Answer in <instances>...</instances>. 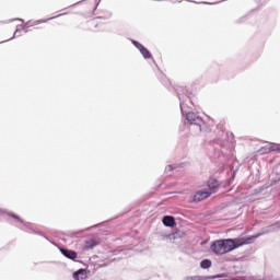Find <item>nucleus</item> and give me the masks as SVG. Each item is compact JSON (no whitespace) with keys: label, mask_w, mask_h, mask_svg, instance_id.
<instances>
[{"label":"nucleus","mask_w":280,"mask_h":280,"mask_svg":"<svg viewBox=\"0 0 280 280\" xmlns=\"http://www.w3.org/2000/svg\"><path fill=\"white\" fill-rule=\"evenodd\" d=\"M12 21H14V20H9L8 23H10V22H12Z\"/></svg>","instance_id":"f3484780"},{"label":"nucleus","mask_w":280,"mask_h":280,"mask_svg":"<svg viewBox=\"0 0 280 280\" xmlns=\"http://www.w3.org/2000/svg\"><path fill=\"white\" fill-rule=\"evenodd\" d=\"M131 43L136 47V49H138V51L141 54L144 60H150V58H152V54L150 52V50H148V48H145V46H143L141 43L135 39H131Z\"/></svg>","instance_id":"7ed1b4c3"},{"label":"nucleus","mask_w":280,"mask_h":280,"mask_svg":"<svg viewBox=\"0 0 280 280\" xmlns=\"http://www.w3.org/2000/svg\"><path fill=\"white\" fill-rule=\"evenodd\" d=\"M51 19H54V18L46 19V20H38V21L36 22V25H40V23H47V21H51Z\"/></svg>","instance_id":"f8f14e48"},{"label":"nucleus","mask_w":280,"mask_h":280,"mask_svg":"<svg viewBox=\"0 0 280 280\" xmlns=\"http://www.w3.org/2000/svg\"><path fill=\"white\" fill-rule=\"evenodd\" d=\"M12 218H14L15 220H19L20 224H23V226H30V223H25L21 217L16 215V214H11Z\"/></svg>","instance_id":"9b49d317"},{"label":"nucleus","mask_w":280,"mask_h":280,"mask_svg":"<svg viewBox=\"0 0 280 280\" xmlns=\"http://www.w3.org/2000/svg\"><path fill=\"white\" fill-rule=\"evenodd\" d=\"M162 222L164 226H174L176 224L174 217H170V215L164 217Z\"/></svg>","instance_id":"0eeeda50"},{"label":"nucleus","mask_w":280,"mask_h":280,"mask_svg":"<svg viewBox=\"0 0 280 280\" xmlns=\"http://www.w3.org/2000/svg\"><path fill=\"white\" fill-rule=\"evenodd\" d=\"M200 266L203 270H207L208 268H211V260L205 259L200 262Z\"/></svg>","instance_id":"1a4fd4ad"},{"label":"nucleus","mask_w":280,"mask_h":280,"mask_svg":"<svg viewBox=\"0 0 280 280\" xmlns=\"http://www.w3.org/2000/svg\"><path fill=\"white\" fill-rule=\"evenodd\" d=\"M60 253L63 257H67V259H78V253L71 249L60 248Z\"/></svg>","instance_id":"423d86ee"},{"label":"nucleus","mask_w":280,"mask_h":280,"mask_svg":"<svg viewBox=\"0 0 280 280\" xmlns=\"http://www.w3.org/2000/svg\"><path fill=\"white\" fill-rule=\"evenodd\" d=\"M218 191V180L210 179L208 182V188L203 190H199L195 194V201L200 202V200H206V198H209L211 194H215Z\"/></svg>","instance_id":"f03ea898"},{"label":"nucleus","mask_w":280,"mask_h":280,"mask_svg":"<svg viewBox=\"0 0 280 280\" xmlns=\"http://www.w3.org/2000/svg\"><path fill=\"white\" fill-rule=\"evenodd\" d=\"M15 21H22V23H23V19H15Z\"/></svg>","instance_id":"2eb2a0df"},{"label":"nucleus","mask_w":280,"mask_h":280,"mask_svg":"<svg viewBox=\"0 0 280 280\" xmlns=\"http://www.w3.org/2000/svg\"><path fill=\"white\" fill-rule=\"evenodd\" d=\"M18 32H21V31L18 28V30L14 32V35H13L12 38H15Z\"/></svg>","instance_id":"4468645a"},{"label":"nucleus","mask_w":280,"mask_h":280,"mask_svg":"<svg viewBox=\"0 0 280 280\" xmlns=\"http://www.w3.org/2000/svg\"><path fill=\"white\" fill-rule=\"evenodd\" d=\"M259 235L255 236H240L236 238H225V240H218L214 241L210 248L212 253L215 255H226L228 253H232V250H235L242 246H246L248 244H253L256 238H258Z\"/></svg>","instance_id":"f257e3e1"},{"label":"nucleus","mask_w":280,"mask_h":280,"mask_svg":"<svg viewBox=\"0 0 280 280\" xmlns=\"http://www.w3.org/2000/svg\"><path fill=\"white\" fill-rule=\"evenodd\" d=\"M72 277L74 280H86L89 278V271L86 269H79Z\"/></svg>","instance_id":"39448f33"},{"label":"nucleus","mask_w":280,"mask_h":280,"mask_svg":"<svg viewBox=\"0 0 280 280\" xmlns=\"http://www.w3.org/2000/svg\"><path fill=\"white\" fill-rule=\"evenodd\" d=\"M264 150L265 152H275V150H279V144H268Z\"/></svg>","instance_id":"6e6552de"},{"label":"nucleus","mask_w":280,"mask_h":280,"mask_svg":"<svg viewBox=\"0 0 280 280\" xmlns=\"http://www.w3.org/2000/svg\"><path fill=\"white\" fill-rule=\"evenodd\" d=\"M0 213H3V210H2V209H0Z\"/></svg>","instance_id":"a211bd4d"},{"label":"nucleus","mask_w":280,"mask_h":280,"mask_svg":"<svg viewBox=\"0 0 280 280\" xmlns=\"http://www.w3.org/2000/svg\"><path fill=\"white\" fill-rule=\"evenodd\" d=\"M172 170H174V167L172 165H168L166 166L165 172H172Z\"/></svg>","instance_id":"ddd939ff"},{"label":"nucleus","mask_w":280,"mask_h":280,"mask_svg":"<svg viewBox=\"0 0 280 280\" xmlns=\"http://www.w3.org/2000/svg\"><path fill=\"white\" fill-rule=\"evenodd\" d=\"M186 119L188 124H190L191 126H198L200 130V126L202 125V118L198 114L189 112L186 114Z\"/></svg>","instance_id":"20e7f679"},{"label":"nucleus","mask_w":280,"mask_h":280,"mask_svg":"<svg viewBox=\"0 0 280 280\" xmlns=\"http://www.w3.org/2000/svg\"><path fill=\"white\" fill-rule=\"evenodd\" d=\"M22 28L24 30V32H27V30H25V28H26V26H22Z\"/></svg>","instance_id":"dca6fc26"},{"label":"nucleus","mask_w":280,"mask_h":280,"mask_svg":"<svg viewBox=\"0 0 280 280\" xmlns=\"http://www.w3.org/2000/svg\"><path fill=\"white\" fill-rule=\"evenodd\" d=\"M223 277H226V275H217V276H209V277H203L201 280H213V279H223Z\"/></svg>","instance_id":"9d476101"}]
</instances>
